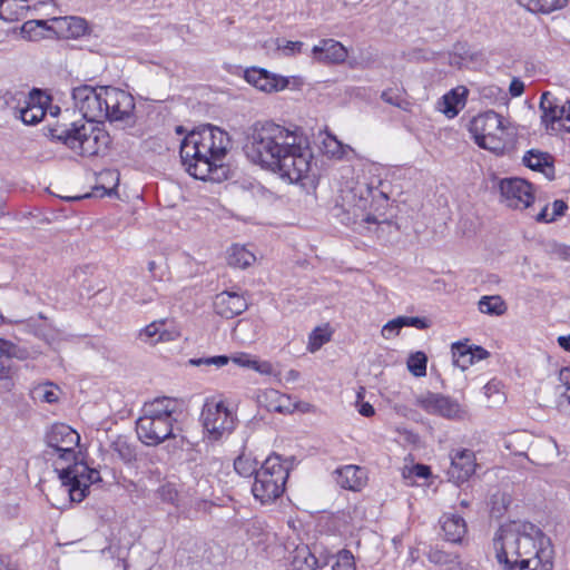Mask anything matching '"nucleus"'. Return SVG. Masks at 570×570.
Listing matches in <instances>:
<instances>
[{
  "label": "nucleus",
  "mask_w": 570,
  "mask_h": 570,
  "mask_svg": "<svg viewBox=\"0 0 570 570\" xmlns=\"http://www.w3.org/2000/svg\"><path fill=\"white\" fill-rule=\"evenodd\" d=\"M12 99L19 104L14 108L23 124L36 125L43 119L49 97L40 89L35 88L28 95L23 91H17L12 95Z\"/></svg>",
  "instance_id": "obj_14"
},
{
  "label": "nucleus",
  "mask_w": 570,
  "mask_h": 570,
  "mask_svg": "<svg viewBox=\"0 0 570 570\" xmlns=\"http://www.w3.org/2000/svg\"><path fill=\"white\" fill-rule=\"evenodd\" d=\"M200 417L210 441H218L235 429L234 413L224 401H206Z\"/></svg>",
  "instance_id": "obj_9"
},
{
  "label": "nucleus",
  "mask_w": 570,
  "mask_h": 570,
  "mask_svg": "<svg viewBox=\"0 0 570 570\" xmlns=\"http://www.w3.org/2000/svg\"><path fill=\"white\" fill-rule=\"evenodd\" d=\"M213 307L217 315L229 320L245 312L248 308V303L238 292L224 291L215 296Z\"/></svg>",
  "instance_id": "obj_19"
},
{
  "label": "nucleus",
  "mask_w": 570,
  "mask_h": 570,
  "mask_svg": "<svg viewBox=\"0 0 570 570\" xmlns=\"http://www.w3.org/2000/svg\"><path fill=\"white\" fill-rule=\"evenodd\" d=\"M291 570H316L318 560L307 544H297L292 552Z\"/></svg>",
  "instance_id": "obj_26"
},
{
  "label": "nucleus",
  "mask_w": 570,
  "mask_h": 570,
  "mask_svg": "<svg viewBox=\"0 0 570 570\" xmlns=\"http://www.w3.org/2000/svg\"><path fill=\"white\" fill-rule=\"evenodd\" d=\"M481 97L491 104H505L508 99L507 92L495 85L485 86L481 89Z\"/></svg>",
  "instance_id": "obj_41"
},
{
  "label": "nucleus",
  "mask_w": 570,
  "mask_h": 570,
  "mask_svg": "<svg viewBox=\"0 0 570 570\" xmlns=\"http://www.w3.org/2000/svg\"><path fill=\"white\" fill-rule=\"evenodd\" d=\"M230 358L226 355H216L210 357L190 358L189 364L194 366L214 365L216 367L225 366L229 363Z\"/></svg>",
  "instance_id": "obj_45"
},
{
  "label": "nucleus",
  "mask_w": 570,
  "mask_h": 570,
  "mask_svg": "<svg viewBox=\"0 0 570 570\" xmlns=\"http://www.w3.org/2000/svg\"><path fill=\"white\" fill-rule=\"evenodd\" d=\"M381 98L386 104L395 106L402 110H407L410 102L402 96L399 90L386 89L382 92Z\"/></svg>",
  "instance_id": "obj_42"
},
{
  "label": "nucleus",
  "mask_w": 570,
  "mask_h": 570,
  "mask_svg": "<svg viewBox=\"0 0 570 570\" xmlns=\"http://www.w3.org/2000/svg\"><path fill=\"white\" fill-rule=\"evenodd\" d=\"M519 544L518 537H495L493 548L495 558L507 570H552V562L546 561L540 567L538 558L519 560V553L513 549Z\"/></svg>",
  "instance_id": "obj_11"
},
{
  "label": "nucleus",
  "mask_w": 570,
  "mask_h": 570,
  "mask_svg": "<svg viewBox=\"0 0 570 570\" xmlns=\"http://www.w3.org/2000/svg\"><path fill=\"white\" fill-rule=\"evenodd\" d=\"M498 534H543V532L533 523L513 520L509 523L500 525Z\"/></svg>",
  "instance_id": "obj_30"
},
{
  "label": "nucleus",
  "mask_w": 570,
  "mask_h": 570,
  "mask_svg": "<svg viewBox=\"0 0 570 570\" xmlns=\"http://www.w3.org/2000/svg\"><path fill=\"white\" fill-rule=\"evenodd\" d=\"M469 130L474 142L497 155L503 154L508 145V131L501 115L488 110L473 117Z\"/></svg>",
  "instance_id": "obj_8"
},
{
  "label": "nucleus",
  "mask_w": 570,
  "mask_h": 570,
  "mask_svg": "<svg viewBox=\"0 0 570 570\" xmlns=\"http://www.w3.org/2000/svg\"><path fill=\"white\" fill-rule=\"evenodd\" d=\"M468 90L464 87L451 89L442 97V111L448 118H454L465 106Z\"/></svg>",
  "instance_id": "obj_27"
},
{
  "label": "nucleus",
  "mask_w": 570,
  "mask_h": 570,
  "mask_svg": "<svg viewBox=\"0 0 570 570\" xmlns=\"http://www.w3.org/2000/svg\"><path fill=\"white\" fill-rule=\"evenodd\" d=\"M157 495L163 502H167L177 505L178 491L173 483H165L157 490Z\"/></svg>",
  "instance_id": "obj_44"
},
{
  "label": "nucleus",
  "mask_w": 570,
  "mask_h": 570,
  "mask_svg": "<svg viewBox=\"0 0 570 570\" xmlns=\"http://www.w3.org/2000/svg\"><path fill=\"white\" fill-rule=\"evenodd\" d=\"M3 517L8 520L18 519L20 515V508L18 504H9L3 509Z\"/></svg>",
  "instance_id": "obj_58"
},
{
  "label": "nucleus",
  "mask_w": 570,
  "mask_h": 570,
  "mask_svg": "<svg viewBox=\"0 0 570 570\" xmlns=\"http://www.w3.org/2000/svg\"><path fill=\"white\" fill-rule=\"evenodd\" d=\"M258 462L249 454L242 453L234 461L235 471L244 478L256 476Z\"/></svg>",
  "instance_id": "obj_33"
},
{
  "label": "nucleus",
  "mask_w": 570,
  "mask_h": 570,
  "mask_svg": "<svg viewBox=\"0 0 570 570\" xmlns=\"http://www.w3.org/2000/svg\"><path fill=\"white\" fill-rule=\"evenodd\" d=\"M518 3L533 13H550L567 6L568 0H517Z\"/></svg>",
  "instance_id": "obj_28"
},
{
  "label": "nucleus",
  "mask_w": 570,
  "mask_h": 570,
  "mask_svg": "<svg viewBox=\"0 0 570 570\" xmlns=\"http://www.w3.org/2000/svg\"><path fill=\"white\" fill-rule=\"evenodd\" d=\"M426 363V355L423 352H415L407 360V368L416 377L425 376Z\"/></svg>",
  "instance_id": "obj_39"
},
{
  "label": "nucleus",
  "mask_w": 570,
  "mask_h": 570,
  "mask_svg": "<svg viewBox=\"0 0 570 570\" xmlns=\"http://www.w3.org/2000/svg\"><path fill=\"white\" fill-rule=\"evenodd\" d=\"M358 413L365 417H371L374 415L375 411L372 404L362 402L358 404Z\"/></svg>",
  "instance_id": "obj_59"
},
{
  "label": "nucleus",
  "mask_w": 570,
  "mask_h": 570,
  "mask_svg": "<svg viewBox=\"0 0 570 570\" xmlns=\"http://www.w3.org/2000/svg\"><path fill=\"white\" fill-rule=\"evenodd\" d=\"M105 86L79 85L71 90L73 106L82 115L81 118L101 124Z\"/></svg>",
  "instance_id": "obj_12"
},
{
  "label": "nucleus",
  "mask_w": 570,
  "mask_h": 570,
  "mask_svg": "<svg viewBox=\"0 0 570 570\" xmlns=\"http://www.w3.org/2000/svg\"><path fill=\"white\" fill-rule=\"evenodd\" d=\"M471 346L463 342H455L452 344V357L455 366L462 371L471 366L470 363Z\"/></svg>",
  "instance_id": "obj_35"
},
{
  "label": "nucleus",
  "mask_w": 570,
  "mask_h": 570,
  "mask_svg": "<svg viewBox=\"0 0 570 570\" xmlns=\"http://www.w3.org/2000/svg\"><path fill=\"white\" fill-rule=\"evenodd\" d=\"M12 348V343L0 338V380H6L10 377Z\"/></svg>",
  "instance_id": "obj_37"
},
{
  "label": "nucleus",
  "mask_w": 570,
  "mask_h": 570,
  "mask_svg": "<svg viewBox=\"0 0 570 570\" xmlns=\"http://www.w3.org/2000/svg\"><path fill=\"white\" fill-rule=\"evenodd\" d=\"M229 145L230 139L225 130L213 125H203L181 140V164L191 177L219 183L227 178L228 170L224 159Z\"/></svg>",
  "instance_id": "obj_2"
},
{
  "label": "nucleus",
  "mask_w": 570,
  "mask_h": 570,
  "mask_svg": "<svg viewBox=\"0 0 570 570\" xmlns=\"http://www.w3.org/2000/svg\"><path fill=\"white\" fill-rule=\"evenodd\" d=\"M404 327V324H402L401 316L389 321L382 328V335L385 338H391L399 334L400 330Z\"/></svg>",
  "instance_id": "obj_46"
},
{
  "label": "nucleus",
  "mask_w": 570,
  "mask_h": 570,
  "mask_svg": "<svg viewBox=\"0 0 570 570\" xmlns=\"http://www.w3.org/2000/svg\"><path fill=\"white\" fill-rule=\"evenodd\" d=\"M45 136L81 157L99 155L110 141L108 132L100 125L83 118L72 121L65 117L56 119L45 127Z\"/></svg>",
  "instance_id": "obj_4"
},
{
  "label": "nucleus",
  "mask_w": 570,
  "mask_h": 570,
  "mask_svg": "<svg viewBox=\"0 0 570 570\" xmlns=\"http://www.w3.org/2000/svg\"><path fill=\"white\" fill-rule=\"evenodd\" d=\"M104 100L101 122L108 120L127 126L135 124V100L129 92L112 86H105Z\"/></svg>",
  "instance_id": "obj_10"
},
{
  "label": "nucleus",
  "mask_w": 570,
  "mask_h": 570,
  "mask_svg": "<svg viewBox=\"0 0 570 570\" xmlns=\"http://www.w3.org/2000/svg\"><path fill=\"white\" fill-rule=\"evenodd\" d=\"M148 271L154 279H164V276L166 274V268L163 266V264H158L156 261H149L148 262Z\"/></svg>",
  "instance_id": "obj_51"
},
{
  "label": "nucleus",
  "mask_w": 570,
  "mask_h": 570,
  "mask_svg": "<svg viewBox=\"0 0 570 570\" xmlns=\"http://www.w3.org/2000/svg\"><path fill=\"white\" fill-rule=\"evenodd\" d=\"M464 543V537H455L451 541H445L444 544L441 547L435 546L431 547L429 551L426 552V556L429 560L435 564L440 566H452L456 564L459 561V554L454 551H451L446 549V546H454V544H463Z\"/></svg>",
  "instance_id": "obj_23"
},
{
  "label": "nucleus",
  "mask_w": 570,
  "mask_h": 570,
  "mask_svg": "<svg viewBox=\"0 0 570 570\" xmlns=\"http://www.w3.org/2000/svg\"><path fill=\"white\" fill-rule=\"evenodd\" d=\"M53 21L67 24L68 37L79 38L87 32V21L80 17L53 18Z\"/></svg>",
  "instance_id": "obj_36"
},
{
  "label": "nucleus",
  "mask_w": 570,
  "mask_h": 570,
  "mask_svg": "<svg viewBox=\"0 0 570 570\" xmlns=\"http://www.w3.org/2000/svg\"><path fill=\"white\" fill-rule=\"evenodd\" d=\"M502 202L511 208H528L534 200L531 185L521 178H504L499 183Z\"/></svg>",
  "instance_id": "obj_15"
},
{
  "label": "nucleus",
  "mask_w": 570,
  "mask_h": 570,
  "mask_svg": "<svg viewBox=\"0 0 570 570\" xmlns=\"http://www.w3.org/2000/svg\"><path fill=\"white\" fill-rule=\"evenodd\" d=\"M314 59L325 63H340L345 61L347 50L334 39H323L312 49Z\"/></svg>",
  "instance_id": "obj_20"
},
{
  "label": "nucleus",
  "mask_w": 570,
  "mask_h": 570,
  "mask_svg": "<svg viewBox=\"0 0 570 570\" xmlns=\"http://www.w3.org/2000/svg\"><path fill=\"white\" fill-rule=\"evenodd\" d=\"M179 403L176 399L163 396L144 404L141 415L136 421L138 439L147 446H156L175 438Z\"/></svg>",
  "instance_id": "obj_5"
},
{
  "label": "nucleus",
  "mask_w": 570,
  "mask_h": 570,
  "mask_svg": "<svg viewBox=\"0 0 570 570\" xmlns=\"http://www.w3.org/2000/svg\"><path fill=\"white\" fill-rule=\"evenodd\" d=\"M454 55H458L461 59L472 58V52L466 43L458 42L453 47Z\"/></svg>",
  "instance_id": "obj_57"
},
{
  "label": "nucleus",
  "mask_w": 570,
  "mask_h": 570,
  "mask_svg": "<svg viewBox=\"0 0 570 570\" xmlns=\"http://www.w3.org/2000/svg\"><path fill=\"white\" fill-rule=\"evenodd\" d=\"M289 468L282 462L277 454L269 455L256 473L252 492L262 503H268L279 498L285 491Z\"/></svg>",
  "instance_id": "obj_7"
},
{
  "label": "nucleus",
  "mask_w": 570,
  "mask_h": 570,
  "mask_svg": "<svg viewBox=\"0 0 570 570\" xmlns=\"http://www.w3.org/2000/svg\"><path fill=\"white\" fill-rule=\"evenodd\" d=\"M112 449L125 463H131L137 459L136 446L129 443L126 438H117L112 442Z\"/></svg>",
  "instance_id": "obj_34"
},
{
  "label": "nucleus",
  "mask_w": 570,
  "mask_h": 570,
  "mask_svg": "<svg viewBox=\"0 0 570 570\" xmlns=\"http://www.w3.org/2000/svg\"><path fill=\"white\" fill-rule=\"evenodd\" d=\"M244 79L256 89L266 92H278L289 86V78L268 71L261 67H249L244 71Z\"/></svg>",
  "instance_id": "obj_16"
},
{
  "label": "nucleus",
  "mask_w": 570,
  "mask_h": 570,
  "mask_svg": "<svg viewBox=\"0 0 570 570\" xmlns=\"http://www.w3.org/2000/svg\"><path fill=\"white\" fill-rule=\"evenodd\" d=\"M164 326V320L155 321L140 330L138 337L145 343L156 344L158 342H170L179 336L178 332L165 330Z\"/></svg>",
  "instance_id": "obj_22"
},
{
  "label": "nucleus",
  "mask_w": 570,
  "mask_h": 570,
  "mask_svg": "<svg viewBox=\"0 0 570 570\" xmlns=\"http://www.w3.org/2000/svg\"><path fill=\"white\" fill-rule=\"evenodd\" d=\"M523 164L537 171H541L549 180L554 178L552 157L547 153L531 149L523 156Z\"/></svg>",
  "instance_id": "obj_24"
},
{
  "label": "nucleus",
  "mask_w": 570,
  "mask_h": 570,
  "mask_svg": "<svg viewBox=\"0 0 570 570\" xmlns=\"http://www.w3.org/2000/svg\"><path fill=\"white\" fill-rule=\"evenodd\" d=\"M228 264L233 267L246 268L250 266L256 257L255 255L240 245H233L228 252Z\"/></svg>",
  "instance_id": "obj_29"
},
{
  "label": "nucleus",
  "mask_w": 570,
  "mask_h": 570,
  "mask_svg": "<svg viewBox=\"0 0 570 570\" xmlns=\"http://www.w3.org/2000/svg\"><path fill=\"white\" fill-rule=\"evenodd\" d=\"M417 404L430 414H438L450 420L458 419L461 414V406L455 400L439 393H428L421 396Z\"/></svg>",
  "instance_id": "obj_17"
},
{
  "label": "nucleus",
  "mask_w": 570,
  "mask_h": 570,
  "mask_svg": "<svg viewBox=\"0 0 570 570\" xmlns=\"http://www.w3.org/2000/svg\"><path fill=\"white\" fill-rule=\"evenodd\" d=\"M8 7H9V3L7 0H0V19H3L6 21L12 20V18H10L6 14V10Z\"/></svg>",
  "instance_id": "obj_64"
},
{
  "label": "nucleus",
  "mask_w": 570,
  "mask_h": 570,
  "mask_svg": "<svg viewBox=\"0 0 570 570\" xmlns=\"http://www.w3.org/2000/svg\"><path fill=\"white\" fill-rule=\"evenodd\" d=\"M511 504V495L507 492L498 491L491 497V517L501 518Z\"/></svg>",
  "instance_id": "obj_38"
},
{
  "label": "nucleus",
  "mask_w": 570,
  "mask_h": 570,
  "mask_svg": "<svg viewBox=\"0 0 570 570\" xmlns=\"http://www.w3.org/2000/svg\"><path fill=\"white\" fill-rule=\"evenodd\" d=\"M537 222L539 223H551L553 222V217L549 214L548 206H544L541 212L537 215Z\"/></svg>",
  "instance_id": "obj_61"
},
{
  "label": "nucleus",
  "mask_w": 570,
  "mask_h": 570,
  "mask_svg": "<svg viewBox=\"0 0 570 570\" xmlns=\"http://www.w3.org/2000/svg\"><path fill=\"white\" fill-rule=\"evenodd\" d=\"M244 151L253 164L289 183L306 178L312 168L307 142L296 131L273 121H257L250 127Z\"/></svg>",
  "instance_id": "obj_1"
},
{
  "label": "nucleus",
  "mask_w": 570,
  "mask_h": 570,
  "mask_svg": "<svg viewBox=\"0 0 570 570\" xmlns=\"http://www.w3.org/2000/svg\"><path fill=\"white\" fill-rule=\"evenodd\" d=\"M558 344L564 351L570 352V334L569 335L559 336L558 337Z\"/></svg>",
  "instance_id": "obj_62"
},
{
  "label": "nucleus",
  "mask_w": 570,
  "mask_h": 570,
  "mask_svg": "<svg viewBox=\"0 0 570 570\" xmlns=\"http://www.w3.org/2000/svg\"><path fill=\"white\" fill-rule=\"evenodd\" d=\"M47 27V21L45 20H29L23 23L22 32L28 36L29 39H36L38 33L36 30L38 28L45 29Z\"/></svg>",
  "instance_id": "obj_47"
},
{
  "label": "nucleus",
  "mask_w": 570,
  "mask_h": 570,
  "mask_svg": "<svg viewBox=\"0 0 570 570\" xmlns=\"http://www.w3.org/2000/svg\"><path fill=\"white\" fill-rule=\"evenodd\" d=\"M376 194L387 199L383 190H379L377 187L366 181H356L353 186L342 189L341 207L346 216L342 222L346 225L376 224L377 219L367 212Z\"/></svg>",
  "instance_id": "obj_6"
},
{
  "label": "nucleus",
  "mask_w": 570,
  "mask_h": 570,
  "mask_svg": "<svg viewBox=\"0 0 570 570\" xmlns=\"http://www.w3.org/2000/svg\"><path fill=\"white\" fill-rule=\"evenodd\" d=\"M80 436L65 423L53 424L46 433V455L53 462L62 485L67 487L70 500L81 502L87 497L89 487L101 481L100 472L89 468L82 461H76V448Z\"/></svg>",
  "instance_id": "obj_3"
},
{
  "label": "nucleus",
  "mask_w": 570,
  "mask_h": 570,
  "mask_svg": "<svg viewBox=\"0 0 570 570\" xmlns=\"http://www.w3.org/2000/svg\"><path fill=\"white\" fill-rule=\"evenodd\" d=\"M476 463L474 452L468 449L456 451L451 455V464L448 469L449 480L461 484L475 472Z\"/></svg>",
  "instance_id": "obj_18"
},
{
  "label": "nucleus",
  "mask_w": 570,
  "mask_h": 570,
  "mask_svg": "<svg viewBox=\"0 0 570 570\" xmlns=\"http://www.w3.org/2000/svg\"><path fill=\"white\" fill-rule=\"evenodd\" d=\"M541 122L550 134L570 132V100L560 104L550 92L540 99Z\"/></svg>",
  "instance_id": "obj_13"
},
{
  "label": "nucleus",
  "mask_w": 570,
  "mask_h": 570,
  "mask_svg": "<svg viewBox=\"0 0 570 570\" xmlns=\"http://www.w3.org/2000/svg\"><path fill=\"white\" fill-rule=\"evenodd\" d=\"M402 324L404 326H412L417 330H425L429 327V321L424 317L419 316H401Z\"/></svg>",
  "instance_id": "obj_49"
},
{
  "label": "nucleus",
  "mask_w": 570,
  "mask_h": 570,
  "mask_svg": "<svg viewBox=\"0 0 570 570\" xmlns=\"http://www.w3.org/2000/svg\"><path fill=\"white\" fill-rule=\"evenodd\" d=\"M410 472L417 479H428L431 475V468L429 465L417 463L411 468Z\"/></svg>",
  "instance_id": "obj_52"
},
{
  "label": "nucleus",
  "mask_w": 570,
  "mask_h": 570,
  "mask_svg": "<svg viewBox=\"0 0 570 570\" xmlns=\"http://www.w3.org/2000/svg\"><path fill=\"white\" fill-rule=\"evenodd\" d=\"M365 475L356 465H344L335 470L336 483L346 490L358 491L364 485Z\"/></svg>",
  "instance_id": "obj_21"
},
{
  "label": "nucleus",
  "mask_w": 570,
  "mask_h": 570,
  "mask_svg": "<svg viewBox=\"0 0 570 570\" xmlns=\"http://www.w3.org/2000/svg\"><path fill=\"white\" fill-rule=\"evenodd\" d=\"M311 340H312L311 345L313 346L312 350L321 347L325 342L328 341L327 337H325L322 334H318L316 331L313 332Z\"/></svg>",
  "instance_id": "obj_60"
},
{
  "label": "nucleus",
  "mask_w": 570,
  "mask_h": 570,
  "mask_svg": "<svg viewBox=\"0 0 570 570\" xmlns=\"http://www.w3.org/2000/svg\"><path fill=\"white\" fill-rule=\"evenodd\" d=\"M524 83L519 78H513L509 86V92L512 97H520L524 92Z\"/></svg>",
  "instance_id": "obj_55"
},
{
  "label": "nucleus",
  "mask_w": 570,
  "mask_h": 570,
  "mask_svg": "<svg viewBox=\"0 0 570 570\" xmlns=\"http://www.w3.org/2000/svg\"><path fill=\"white\" fill-rule=\"evenodd\" d=\"M330 145H334V148L327 149L326 151L330 153L332 156H340L341 155V144L335 138H332L330 140Z\"/></svg>",
  "instance_id": "obj_63"
},
{
  "label": "nucleus",
  "mask_w": 570,
  "mask_h": 570,
  "mask_svg": "<svg viewBox=\"0 0 570 570\" xmlns=\"http://www.w3.org/2000/svg\"><path fill=\"white\" fill-rule=\"evenodd\" d=\"M303 45L302 41H279L277 48L282 50L285 56H294L301 52Z\"/></svg>",
  "instance_id": "obj_48"
},
{
  "label": "nucleus",
  "mask_w": 570,
  "mask_h": 570,
  "mask_svg": "<svg viewBox=\"0 0 570 570\" xmlns=\"http://www.w3.org/2000/svg\"><path fill=\"white\" fill-rule=\"evenodd\" d=\"M478 305L481 313L489 315L501 316L507 312V304L499 295L482 296Z\"/></svg>",
  "instance_id": "obj_32"
},
{
  "label": "nucleus",
  "mask_w": 570,
  "mask_h": 570,
  "mask_svg": "<svg viewBox=\"0 0 570 570\" xmlns=\"http://www.w3.org/2000/svg\"><path fill=\"white\" fill-rule=\"evenodd\" d=\"M266 403V409L269 412H276L281 414H291L298 406L293 402L292 397L287 394H282L276 390H266L263 394Z\"/></svg>",
  "instance_id": "obj_25"
},
{
  "label": "nucleus",
  "mask_w": 570,
  "mask_h": 570,
  "mask_svg": "<svg viewBox=\"0 0 570 570\" xmlns=\"http://www.w3.org/2000/svg\"><path fill=\"white\" fill-rule=\"evenodd\" d=\"M470 346H471V354L469 356L470 357L469 360H470L471 365L489 357L490 353L482 346H478V345H470Z\"/></svg>",
  "instance_id": "obj_50"
},
{
  "label": "nucleus",
  "mask_w": 570,
  "mask_h": 570,
  "mask_svg": "<svg viewBox=\"0 0 570 570\" xmlns=\"http://www.w3.org/2000/svg\"><path fill=\"white\" fill-rule=\"evenodd\" d=\"M444 534H466L465 520L455 513H444L440 519Z\"/></svg>",
  "instance_id": "obj_31"
},
{
  "label": "nucleus",
  "mask_w": 570,
  "mask_h": 570,
  "mask_svg": "<svg viewBox=\"0 0 570 570\" xmlns=\"http://www.w3.org/2000/svg\"><path fill=\"white\" fill-rule=\"evenodd\" d=\"M33 396L47 403H56L59 399V389L52 383L41 384L33 391Z\"/></svg>",
  "instance_id": "obj_40"
},
{
  "label": "nucleus",
  "mask_w": 570,
  "mask_h": 570,
  "mask_svg": "<svg viewBox=\"0 0 570 570\" xmlns=\"http://www.w3.org/2000/svg\"><path fill=\"white\" fill-rule=\"evenodd\" d=\"M233 362L242 367H248V368H252L254 367L255 365H257V361L256 360H250L249 355L248 354H240L238 356H235L232 358Z\"/></svg>",
  "instance_id": "obj_56"
},
{
  "label": "nucleus",
  "mask_w": 570,
  "mask_h": 570,
  "mask_svg": "<svg viewBox=\"0 0 570 570\" xmlns=\"http://www.w3.org/2000/svg\"><path fill=\"white\" fill-rule=\"evenodd\" d=\"M332 570H355L354 557L348 550H342L336 556Z\"/></svg>",
  "instance_id": "obj_43"
},
{
  "label": "nucleus",
  "mask_w": 570,
  "mask_h": 570,
  "mask_svg": "<svg viewBox=\"0 0 570 570\" xmlns=\"http://www.w3.org/2000/svg\"><path fill=\"white\" fill-rule=\"evenodd\" d=\"M568 209V205L562 199H556L552 203V214L551 217H553V220H556L558 217L563 216L566 210Z\"/></svg>",
  "instance_id": "obj_54"
},
{
  "label": "nucleus",
  "mask_w": 570,
  "mask_h": 570,
  "mask_svg": "<svg viewBox=\"0 0 570 570\" xmlns=\"http://www.w3.org/2000/svg\"><path fill=\"white\" fill-rule=\"evenodd\" d=\"M311 523H304L301 519L288 520V527L295 532H304L308 534L312 530L309 529Z\"/></svg>",
  "instance_id": "obj_53"
}]
</instances>
